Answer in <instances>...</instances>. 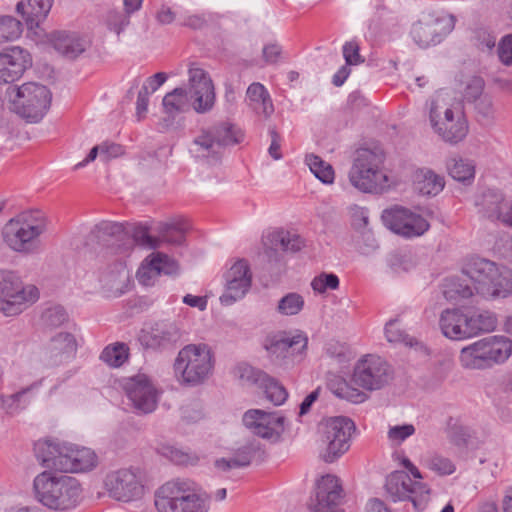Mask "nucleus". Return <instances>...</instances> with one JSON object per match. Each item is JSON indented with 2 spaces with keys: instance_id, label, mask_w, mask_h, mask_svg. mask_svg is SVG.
I'll return each instance as SVG.
<instances>
[{
  "instance_id": "5",
  "label": "nucleus",
  "mask_w": 512,
  "mask_h": 512,
  "mask_svg": "<svg viewBox=\"0 0 512 512\" xmlns=\"http://www.w3.org/2000/svg\"><path fill=\"white\" fill-rule=\"evenodd\" d=\"M47 217L38 209L23 211L11 218L2 229L4 243L13 251L31 252L47 230Z\"/></svg>"
},
{
  "instance_id": "21",
  "label": "nucleus",
  "mask_w": 512,
  "mask_h": 512,
  "mask_svg": "<svg viewBox=\"0 0 512 512\" xmlns=\"http://www.w3.org/2000/svg\"><path fill=\"white\" fill-rule=\"evenodd\" d=\"M225 281V291L220 296V302L229 306L242 299L251 286L252 275L248 262L244 259L236 261L225 273Z\"/></svg>"
},
{
  "instance_id": "34",
  "label": "nucleus",
  "mask_w": 512,
  "mask_h": 512,
  "mask_svg": "<svg viewBox=\"0 0 512 512\" xmlns=\"http://www.w3.org/2000/svg\"><path fill=\"white\" fill-rule=\"evenodd\" d=\"M385 337L390 343H401L428 354V348L400 327L399 318L389 320L384 327Z\"/></svg>"
},
{
  "instance_id": "63",
  "label": "nucleus",
  "mask_w": 512,
  "mask_h": 512,
  "mask_svg": "<svg viewBox=\"0 0 512 512\" xmlns=\"http://www.w3.org/2000/svg\"><path fill=\"white\" fill-rule=\"evenodd\" d=\"M100 149V158L103 161H108L111 158L118 157L123 153L121 145L111 142H103Z\"/></svg>"
},
{
  "instance_id": "36",
  "label": "nucleus",
  "mask_w": 512,
  "mask_h": 512,
  "mask_svg": "<svg viewBox=\"0 0 512 512\" xmlns=\"http://www.w3.org/2000/svg\"><path fill=\"white\" fill-rule=\"evenodd\" d=\"M66 444L55 440L38 441L34 446L35 455L43 466L56 469L55 464L60 460V456L64 454L62 449L66 447Z\"/></svg>"
},
{
  "instance_id": "2",
  "label": "nucleus",
  "mask_w": 512,
  "mask_h": 512,
  "mask_svg": "<svg viewBox=\"0 0 512 512\" xmlns=\"http://www.w3.org/2000/svg\"><path fill=\"white\" fill-rule=\"evenodd\" d=\"M33 493L35 500L47 509L66 512L80 504L83 488L72 476L43 471L33 480Z\"/></svg>"
},
{
  "instance_id": "42",
  "label": "nucleus",
  "mask_w": 512,
  "mask_h": 512,
  "mask_svg": "<svg viewBox=\"0 0 512 512\" xmlns=\"http://www.w3.org/2000/svg\"><path fill=\"white\" fill-rule=\"evenodd\" d=\"M42 385V379L32 383L22 390L7 396L3 399V405L9 414H17L23 410L29 403L28 394L37 390Z\"/></svg>"
},
{
  "instance_id": "15",
  "label": "nucleus",
  "mask_w": 512,
  "mask_h": 512,
  "mask_svg": "<svg viewBox=\"0 0 512 512\" xmlns=\"http://www.w3.org/2000/svg\"><path fill=\"white\" fill-rule=\"evenodd\" d=\"M122 388L136 414L145 415L156 409L159 393L147 375L137 374L125 378Z\"/></svg>"
},
{
  "instance_id": "40",
  "label": "nucleus",
  "mask_w": 512,
  "mask_h": 512,
  "mask_svg": "<svg viewBox=\"0 0 512 512\" xmlns=\"http://www.w3.org/2000/svg\"><path fill=\"white\" fill-rule=\"evenodd\" d=\"M416 188L422 195H437L445 185L444 178L430 169L417 171Z\"/></svg>"
},
{
  "instance_id": "45",
  "label": "nucleus",
  "mask_w": 512,
  "mask_h": 512,
  "mask_svg": "<svg viewBox=\"0 0 512 512\" xmlns=\"http://www.w3.org/2000/svg\"><path fill=\"white\" fill-rule=\"evenodd\" d=\"M468 278L453 277L447 280L444 295L447 299L469 298L474 292V286L468 283Z\"/></svg>"
},
{
  "instance_id": "64",
  "label": "nucleus",
  "mask_w": 512,
  "mask_h": 512,
  "mask_svg": "<svg viewBox=\"0 0 512 512\" xmlns=\"http://www.w3.org/2000/svg\"><path fill=\"white\" fill-rule=\"evenodd\" d=\"M149 94L148 87L144 85L138 92L137 101H136V113L138 119L140 120L147 112L148 103H149Z\"/></svg>"
},
{
  "instance_id": "9",
  "label": "nucleus",
  "mask_w": 512,
  "mask_h": 512,
  "mask_svg": "<svg viewBox=\"0 0 512 512\" xmlns=\"http://www.w3.org/2000/svg\"><path fill=\"white\" fill-rule=\"evenodd\" d=\"M242 139V132L233 124L221 122L208 129H203L194 138L190 151L196 157L218 162L224 147L238 144Z\"/></svg>"
},
{
  "instance_id": "37",
  "label": "nucleus",
  "mask_w": 512,
  "mask_h": 512,
  "mask_svg": "<svg viewBox=\"0 0 512 512\" xmlns=\"http://www.w3.org/2000/svg\"><path fill=\"white\" fill-rule=\"evenodd\" d=\"M259 452L260 447L258 444L249 443L239 448L234 457L230 459L221 458L216 460L215 466L223 471H228L232 468L246 467Z\"/></svg>"
},
{
  "instance_id": "60",
  "label": "nucleus",
  "mask_w": 512,
  "mask_h": 512,
  "mask_svg": "<svg viewBox=\"0 0 512 512\" xmlns=\"http://www.w3.org/2000/svg\"><path fill=\"white\" fill-rule=\"evenodd\" d=\"M335 394L343 399L351 401L353 403H360L365 400V394L360 392L358 389L350 387L345 381L339 384Z\"/></svg>"
},
{
  "instance_id": "13",
  "label": "nucleus",
  "mask_w": 512,
  "mask_h": 512,
  "mask_svg": "<svg viewBox=\"0 0 512 512\" xmlns=\"http://www.w3.org/2000/svg\"><path fill=\"white\" fill-rule=\"evenodd\" d=\"M391 378V366L380 356L367 354L356 362L351 381L364 390L374 391L387 385Z\"/></svg>"
},
{
  "instance_id": "3",
  "label": "nucleus",
  "mask_w": 512,
  "mask_h": 512,
  "mask_svg": "<svg viewBox=\"0 0 512 512\" xmlns=\"http://www.w3.org/2000/svg\"><path fill=\"white\" fill-rule=\"evenodd\" d=\"M157 512H208L209 497L190 479L167 481L154 492Z\"/></svg>"
},
{
  "instance_id": "7",
  "label": "nucleus",
  "mask_w": 512,
  "mask_h": 512,
  "mask_svg": "<svg viewBox=\"0 0 512 512\" xmlns=\"http://www.w3.org/2000/svg\"><path fill=\"white\" fill-rule=\"evenodd\" d=\"M512 354V340L505 336H489L460 351L459 361L465 369H486L504 363Z\"/></svg>"
},
{
  "instance_id": "19",
  "label": "nucleus",
  "mask_w": 512,
  "mask_h": 512,
  "mask_svg": "<svg viewBox=\"0 0 512 512\" xmlns=\"http://www.w3.org/2000/svg\"><path fill=\"white\" fill-rule=\"evenodd\" d=\"M478 213L491 221H499L512 228V201L506 199L501 191L487 189L475 201Z\"/></svg>"
},
{
  "instance_id": "35",
  "label": "nucleus",
  "mask_w": 512,
  "mask_h": 512,
  "mask_svg": "<svg viewBox=\"0 0 512 512\" xmlns=\"http://www.w3.org/2000/svg\"><path fill=\"white\" fill-rule=\"evenodd\" d=\"M54 48L69 59L77 58L86 49L85 42L75 34L58 32L53 38Z\"/></svg>"
},
{
  "instance_id": "12",
  "label": "nucleus",
  "mask_w": 512,
  "mask_h": 512,
  "mask_svg": "<svg viewBox=\"0 0 512 512\" xmlns=\"http://www.w3.org/2000/svg\"><path fill=\"white\" fill-rule=\"evenodd\" d=\"M354 422L344 416L333 417L322 422L320 426L321 443L324 446L321 457L326 463H332L350 448Z\"/></svg>"
},
{
  "instance_id": "51",
  "label": "nucleus",
  "mask_w": 512,
  "mask_h": 512,
  "mask_svg": "<svg viewBox=\"0 0 512 512\" xmlns=\"http://www.w3.org/2000/svg\"><path fill=\"white\" fill-rule=\"evenodd\" d=\"M128 235L131 234L135 243L140 246L155 249L159 246L158 237L151 236L149 229L146 225L135 224L129 229L127 228Z\"/></svg>"
},
{
  "instance_id": "44",
  "label": "nucleus",
  "mask_w": 512,
  "mask_h": 512,
  "mask_svg": "<svg viewBox=\"0 0 512 512\" xmlns=\"http://www.w3.org/2000/svg\"><path fill=\"white\" fill-rule=\"evenodd\" d=\"M96 237L99 241L108 242V238L115 241H122L128 236L127 227L123 223L102 221L95 228Z\"/></svg>"
},
{
  "instance_id": "18",
  "label": "nucleus",
  "mask_w": 512,
  "mask_h": 512,
  "mask_svg": "<svg viewBox=\"0 0 512 512\" xmlns=\"http://www.w3.org/2000/svg\"><path fill=\"white\" fill-rule=\"evenodd\" d=\"M264 255L269 263L284 265L283 252H298L304 246L300 235L284 229L268 232L262 238Z\"/></svg>"
},
{
  "instance_id": "38",
  "label": "nucleus",
  "mask_w": 512,
  "mask_h": 512,
  "mask_svg": "<svg viewBox=\"0 0 512 512\" xmlns=\"http://www.w3.org/2000/svg\"><path fill=\"white\" fill-rule=\"evenodd\" d=\"M410 486H412V479L403 471L391 473L385 484L386 491L394 502L408 499V496H411Z\"/></svg>"
},
{
  "instance_id": "22",
  "label": "nucleus",
  "mask_w": 512,
  "mask_h": 512,
  "mask_svg": "<svg viewBox=\"0 0 512 512\" xmlns=\"http://www.w3.org/2000/svg\"><path fill=\"white\" fill-rule=\"evenodd\" d=\"M343 496L339 479L334 475H325L318 480L315 497L309 507L312 512H343L337 509Z\"/></svg>"
},
{
  "instance_id": "27",
  "label": "nucleus",
  "mask_w": 512,
  "mask_h": 512,
  "mask_svg": "<svg viewBox=\"0 0 512 512\" xmlns=\"http://www.w3.org/2000/svg\"><path fill=\"white\" fill-rule=\"evenodd\" d=\"M75 337L68 332H60L53 336L43 351V360L47 366H59L69 362L76 354Z\"/></svg>"
},
{
  "instance_id": "47",
  "label": "nucleus",
  "mask_w": 512,
  "mask_h": 512,
  "mask_svg": "<svg viewBox=\"0 0 512 512\" xmlns=\"http://www.w3.org/2000/svg\"><path fill=\"white\" fill-rule=\"evenodd\" d=\"M304 305L305 301L302 295L289 292L278 301L277 312L284 316H294L303 310Z\"/></svg>"
},
{
  "instance_id": "53",
  "label": "nucleus",
  "mask_w": 512,
  "mask_h": 512,
  "mask_svg": "<svg viewBox=\"0 0 512 512\" xmlns=\"http://www.w3.org/2000/svg\"><path fill=\"white\" fill-rule=\"evenodd\" d=\"M409 490H411V496H408V500L412 501L416 509H424L429 501L430 489L428 486L422 482L412 480V486L409 487Z\"/></svg>"
},
{
  "instance_id": "30",
  "label": "nucleus",
  "mask_w": 512,
  "mask_h": 512,
  "mask_svg": "<svg viewBox=\"0 0 512 512\" xmlns=\"http://www.w3.org/2000/svg\"><path fill=\"white\" fill-rule=\"evenodd\" d=\"M53 0H26L16 5V11L23 17L29 29L36 28L51 10Z\"/></svg>"
},
{
  "instance_id": "31",
  "label": "nucleus",
  "mask_w": 512,
  "mask_h": 512,
  "mask_svg": "<svg viewBox=\"0 0 512 512\" xmlns=\"http://www.w3.org/2000/svg\"><path fill=\"white\" fill-rule=\"evenodd\" d=\"M249 106L257 113L269 117L274 112V106L268 90L259 82L250 84L246 91Z\"/></svg>"
},
{
  "instance_id": "6",
  "label": "nucleus",
  "mask_w": 512,
  "mask_h": 512,
  "mask_svg": "<svg viewBox=\"0 0 512 512\" xmlns=\"http://www.w3.org/2000/svg\"><path fill=\"white\" fill-rule=\"evenodd\" d=\"M214 369V356L211 348L204 343L188 344L179 352L174 362L177 379L186 385L197 386L204 383Z\"/></svg>"
},
{
  "instance_id": "28",
  "label": "nucleus",
  "mask_w": 512,
  "mask_h": 512,
  "mask_svg": "<svg viewBox=\"0 0 512 512\" xmlns=\"http://www.w3.org/2000/svg\"><path fill=\"white\" fill-rule=\"evenodd\" d=\"M147 263L137 271V278L143 285H150L151 279L159 275H172L178 270L177 262L163 253L153 254L151 259L145 260Z\"/></svg>"
},
{
  "instance_id": "62",
  "label": "nucleus",
  "mask_w": 512,
  "mask_h": 512,
  "mask_svg": "<svg viewBox=\"0 0 512 512\" xmlns=\"http://www.w3.org/2000/svg\"><path fill=\"white\" fill-rule=\"evenodd\" d=\"M498 56L503 64L512 65V34L504 36L499 42Z\"/></svg>"
},
{
  "instance_id": "14",
  "label": "nucleus",
  "mask_w": 512,
  "mask_h": 512,
  "mask_svg": "<svg viewBox=\"0 0 512 512\" xmlns=\"http://www.w3.org/2000/svg\"><path fill=\"white\" fill-rule=\"evenodd\" d=\"M430 122L435 132L451 144L462 141L468 133L467 121L462 116L455 119L453 111L441 105L440 96L431 101Z\"/></svg>"
},
{
  "instance_id": "29",
  "label": "nucleus",
  "mask_w": 512,
  "mask_h": 512,
  "mask_svg": "<svg viewBox=\"0 0 512 512\" xmlns=\"http://www.w3.org/2000/svg\"><path fill=\"white\" fill-rule=\"evenodd\" d=\"M466 323L465 312L458 308L444 310L439 319V326L443 335L453 340L468 338Z\"/></svg>"
},
{
  "instance_id": "55",
  "label": "nucleus",
  "mask_w": 512,
  "mask_h": 512,
  "mask_svg": "<svg viewBox=\"0 0 512 512\" xmlns=\"http://www.w3.org/2000/svg\"><path fill=\"white\" fill-rule=\"evenodd\" d=\"M415 431L416 429L413 424L394 425L389 427L387 438L391 445H400L414 435Z\"/></svg>"
},
{
  "instance_id": "4",
  "label": "nucleus",
  "mask_w": 512,
  "mask_h": 512,
  "mask_svg": "<svg viewBox=\"0 0 512 512\" xmlns=\"http://www.w3.org/2000/svg\"><path fill=\"white\" fill-rule=\"evenodd\" d=\"M463 275L474 286L475 292L484 298H506L512 295V272L500 270L484 258H472L463 268Z\"/></svg>"
},
{
  "instance_id": "20",
  "label": "nucleus",
  "mask_w": 512,
  "mask_h": 512,
  "mask_svg": "<svg viewBox=\"0 0 512 512\" xmlns=\"http://www.w3.org/2000/svg\"><path fill=\"white\" fill-rule=\"evenodd\" d=\"M453 28V17H428L413 24L411 36L419 47L426 48L440 43Z\"/></svg>"
},
{
  "instance_id": "57",
  "label": "nucleus",
  "mask_w": 512,
  "mask_h": 512,
  "mask_svg": "<svg viewBox=\"0 0 512 512\" xmlns=\"http://www.w3.org/2000/svg\"><path fill=\"white\" fill-rule=\"evenodd\" d=\"M42 320L48 327H59L67 321V313L62 306L50 307L43 312Z\"/></svg>"
},
{
  "instance_id": "32",
  "label": "nucleus",
  "mask_w": 512,
  "mask_h": 512,
  "mask_svg": "<svg viewBox=\"0 0 512 512\" xmlns=\"http://www.w3.org/2000/svg\"><path fill=\"white\" fill-rule=\"evenodd\" d=\"M180 332L172 322H159L151 329L147 345L151 348H165L178 341Z\"/></svg>"
},
{
  "instance_id": "46",
  "label": "nucleus",
  "mask_w": 512,
  "mask_h": 512,
  "mask_svg": "<svg viewBox=\"0 0 512 512\" xmlns=\"http://www.w3.org/2000/svg\"><path fill=\"white\" fill-rule=\"evenodd\" d=\"M306 163L310 168V171L323 183L331 184L334 181V169L326 161L322 160L317 155H307Z\"/></svg>"
},
{
  "instance_id": "56",
  "label": "nucleus",
  "mask_w": 512,
  "mask_h": 512,
  "mask_svg": "<svg viewBox=\"0 0 512 512\" xmlns=\"http://www.w3.org/2000/svg\"><path fill=\"white\" fill-rule=\"evenodd\" d=\"M311 287L317 293L335 290L339 287V278L333 273H321L312 280Z\"/></svg>"
},
{
  "instance_id": "52",
  "label": "nucleus",
  "mask_w": 512,
  "mask_h": 512,
  "mask_svg": "<svg viewBox=\"0 0 512 512\" xmlns=\"http://www.w3.org/2000/svg\"><path fill=\"white\" fill-rule=\"evenodd\" d=\"M494 404L499 420L503 423H512V392L503 388Z\"/></svg>"
},
{
  "instance_id": "11",
  "label": "nucleus",
  "mask_w": 512,
  "mask_h": 512,
  "mask_svg": "<svg viewBox=\"0 0 512 512\" xmlns=\"http://www.w3.org/2000/svg\"><path fill=\"white\" fill-rule=\"evenodd\" d=\"M10 98L17 112L31 122H37L48 111L52 95L49 89L36 82H27L9 89Z\"/></svg>"
},
{
  "instance_id": "61",
  "label": "nucleus",
  "mask_w": 512,
  "mask_h": 512,
  "mask_svg": "<svg viewBox=\"0 0 512 512\" xmlns=\"http://www.w3.org/2000/svg\"><path fill=\"white\" fill-rule=\"evenodd\" d=\"M359 50V44L354 40L346 42L343 45V56L347 65H357L364 62Z\"/></svg>"
},
{
  "instance_id": "49",
  "label": "nucleus",
  "mask_w": 512,
  "mask_h": 512,
  "mask_svg": "<svg viewBox=\"0 0 512 512\" xmlns=\"http://www.w3.org/2000/svg\"><path fill=\"white\" fill-rule=\"evenodd\" d=\"M128 351L129 348L124 343H116L113 346H107L100 358L110 366L119 367L128 359Z\"/></svg>"
},
{
  "instance_id": "1",
  "label": "nucleus",
  "mask_w": 512,
  "mask_h": 512,
  "mask_svg": "<svg viewBox=\"0 0 512 512\" xmlns=\"http://www.w3.org/2000/svg\"><path fill=\"white\" fill-rule=\"evenodd\" d=\"M188 74V91L177 87L163 98L164 111L172 118L189 111L191 106L200 114L207 113L214 107V85L208 73L202 68L191 66Z\"/></svg>"
},
{
  "instance_id": "25",
  "label": "nucleus",
  "mask_w": 512,
  "mask_h": 512,
  "mask_svg": "<svg viewBox=\"0 0 512 512\" xmlns=\"http://www.w3.org/2000/svg\"><path fill=\"white\" fill-rule=\"evenodd\" d=\"M307 343V337L302 334L288 337L285 333H277L268 335L263 342V347L272 361L280 362L300 354L306 349Z\"/></svg>"
},
{
  "instance_id": "16",
  "label": "nucleus",
  "mask_w": 512,
  "mask_h": 512,
  "mask_svg": "<svg viewBox=\"0 0 512 512\" xmlns=\"http://www.w3.org/2000/svg\"><path fill=\"white\" fill-rule=\"evenodd\" d=\"M382 220L389 230L405 238L419 237L430 228L429 222L422 215L398 205L385 209Z\"/></svg>"
},
{
  "instance_id": "58",
  "label": "nucleus",
  "mask_w": 512,
  "mask_h": 512,
  "mask_svg": "<svg viewBox=\"0 0 512 512\" xmlns=\"http://www.w3.org/2000/svg\"><path fill=\"white\" fill-rule=\"evenodd\" d=\"M427 466L430 470L439 475H450L455 471V466L452 461L439 455L432 456L427 461Z\"/></svg>"
},
{
  "instance_id": "48",
  "label": "nucleus",
  "mask_w": 512,
  "mask_h": 512,
  "mask_svg": "<svg viewBox=\"0 0 512 512\" xmlns=\"http://www.w3.org/2000/svg\"><path fill=\"white\" fill-rule=\"evenodd\" d=\"M260 388L264 390L267 399L276 406L282 405L288 397L285 387L268 374L266 379L261 382Z\"/></svg>"
},
{
  "instance_id": "50",
  "label": "nucleus",
  "mask_w": 512,
  "mask_h": 512,
  "mask_svg": "<svg viewBox=\"0 0 512 512\" xmlns=\"http://www.w3.org/2000/svg\"><path fill=\"white\" fill-rule=\"evenodd\" d=\"M22 33V23L12 16L0 17V44L19 38Z\"/></svg>"
},
{
  "instance_id": "39",
  "label": "nucleus",
  "mask_w": 512,
  "mask_h": 512,
  "mask_svg": "<svg viewBox=\"0 0 512 512\" xmlns=\"http://www.w3.org/2000/svg\"><path fill=\"white\" fill-rule=\"evenodd\" d=\"M189 225L184 219H177L171 222L161 223L158 227L159 244L166 242L180 245L185 240V234Z\"/></svg>"
},
{
  "instance_id": "59",
  "label": "nucleus",
  "mask_w": 512,
  "mask_h": 512,
  "mask_svg": "<svg viewBox=\"0 0 512 512\" xmlns=\"http://www.w3.org/2000/svg\"><path fill=\"white\" fill-rule=\"evenodd\" d=\"M484 80L481 77H473L469 80L465 87L464 98L468 102H476L480 98H482V93L484 90Z\"/></svg>"
},
{
  "instance_id": "24",
  "label": "nucleus",
  "mask_w": 512,
  "mask_h": 512,
  "mask_svg": "<svg viewBox=\"0 0 512 512\" xmlns=\"http://www.w3.org/2000/svg\"><path fill=\"white\" fill-rule=\"evenodd\" d=\"M243 423L255 435L264 439H278L284 431V417L260 409H251L245 412Z\"/></svg>"
},
{
  "instance_id": "17",
  "label": "nucleus",
  "mask_w": 512,
  "mask_h": 512,
  "mask_svg": "<svg viewBox=\"0 0 512 512\" xmlns=\"http://www.w3.org/2000/svg\"><path fill=\"white\" fill-rule=\"evenodd\" d=\"M104 485L109 496L117 501L131 502L144 495V485L131 469H120L108 474Z\"/></svg>"
},
{
  "instance_id": "8",
  "label": "nucleus",
  "mask_w": 512,
  "mask_h": 512,
  "mask_svg": "<svg viewBox=\"0 0 512 512\" xmlns=\"http://www.w3.org/2000/svg\"><path fill=\"white\" fill-rule=\"evenodd\" d=\"M383 162L381 150L358 149L349 171L350 183L362 192L372 193L383 189L387 182V176L381 169Z\"/></svg>"
},
{
  "instance_id": "26",
  "label": "nucleus",
  "mask_w": 512,
  "mask_h": 512,
  "mask_svg": "<svg viewBox=\"0 0 512 512\" xmlns=\"http://www.w3.org/2000/svg\"><path fill=\"white\" fill-rule=\"evenodd\" d=\"M32 65L28 51L14 46L0 53V84H9L19 80Z\"/></svg>"
},
{
  "instance_id": "33",
  "label": "nucleus",
  "mask_w": 512,
  "mask_h": 512,
  "mask_svg": "<svg viewBox=\"0 0 512 512\" xmlns=\"http://www.w3.org/2000/svg\"><path fill=\"white\" fill-rule=\"evenodd\" d=\"M467 333L468 338L474 337L482 332L493 331L497 326V318L494 313L487 310L467 311Z\"/></svg>"
},
{
  "instance_id": "10",
  "label": "nucleus",
  "mask_w": 512,
  "mask_h": 512,
  "mask_svg": "<svg viewBox=\"0 0 512 512\" xmlns=\"http://www.w3.org/2000/svg\"><path fill=\"white\" fill-rule=\"evenodd\" d=\"M39 298L38 288L24 285L13 271L0 270V311L5 316H16Z\"/></svg>"
},
{
  "instance_id": "23",
  "label": "nucleus",
  "mask_w": 512,
  "mask_h": 512,
  "mask_svg": "<svg viewBox=\"0 0 512 512\" xmlns=\"http://www.w3.org/2000/svg\"><path fill=\"white\" fill-rule=\"evenodd\" d=\"M62 451H64V454L60 456V460L55 464L56 470L82 473L93 470L98 464V457L90 448L67 443Z\"/></svg>"
},
{
  "instance_id": "54",
  "label": "nucleus",
  "mask_w": 512,
  "mask_h": 512,
  "mask_svg": "<svg viewBox=\"0 0 512 512\" xmlns=\"http://www.w3.org/2000/svg\"><path fill=\"white\" fill-rule=\"evenodd\" d=\"M130 16L126 11L110 10L106 15V25L110 31L119 35L130 24Z\"/></svg>"
},
{
  "instance_id": "41",
  "label": "nucleus",
  "mask_w": 512,
  "mask_h": 512,
  "mask_svg": "<svg viewBox=\"0 0 512 512\" xmlns=\"http://www.w3.org/2000/svg\"><path fill=\"white\" fill-rule=\"evenodd\" d=\"M449 175L456 181L471 184L475 177V165L472 161L461 157H452L447 161Z\"/></svg>"
},
{
  "instance_id": "43",
  "label": "nucleus",
  "mask_w": 512,
  "mask_h": 512,
  "mask_svg": "<svg viewBox=\"0 0 512 512\" xmlns=\"http://www.w3.org/2000/svg\"><path fill=\"white\" fill-rule=\"evenodd\" d=\"M266 373L256 369L247 363H239L233 368V376L242 385L260 387L261 382L266 379Z\"/></svg>"
}]
</instances>
